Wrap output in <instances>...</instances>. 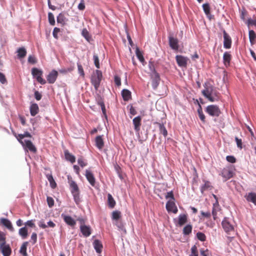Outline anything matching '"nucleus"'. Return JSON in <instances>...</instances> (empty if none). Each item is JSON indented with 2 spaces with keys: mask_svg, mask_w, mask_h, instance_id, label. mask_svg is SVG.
<instances>
[{
  "mask_svg": "<svg viewBox=\"0 0 256 256\" xmlns=\"http://www.w3.org/2000/svg\"><path fill=\"white\" fill-rule=\"evenodd\" d=\"M80 230L83 236L85 237H88L91 234V229L89 226L80 225Z\"/></svg>",
  "mask_w": 256,
  "mask_h": 256,
  "instance_id": "nucleus-18",
  "label": "nucleus"
},
{
  "mask_svg": "<svg viewBox=\"0 0 256 256\" xmlns=\"http://www.w3.org/2000/svg\"><path fill=\"white\" fill-rule=\"evenodd\" d=\"M96 146L99 149L102 150L104 146V142L102 136H98L95 140Z\"/></svg>",
  "mask_w": 256,
  "mask_h": 256,
  "instance_id": "nucleus-23",
  "label": "nucleus"
},
{
  "mask_svg": "<svg viewBox=\"0 0 256 256\" xmlns=\"http://www.w3.org/2000/svg\"><path fill=\"white\" fill-rule=\"evenodd\" d=\"M85 176L90 185L92 186H94L96 184V179L90 170H86Z\"/></svg>",
  "mask_w": 256,
  "mask_h": 256,
  "instance_id": "nucleus-13",
  "label": "nucleus"
},
{
  "mask_svg": "<svg viewBox=\"0 0 256 256\" xmlns=\"http://www.w3.org/2000/svg\"><path fill=\"white\" fill-rule=\"evenodd\" d=\"M220 174L224 178V180H226L232 177L234 175L233 169L230 168H224L222 170Z\"/></svg>",
  "mask_w": 256,
  "mask_h": 256,
  "instance_id": "nucleus-7",
  "label": "nucleus"
},
{
  "mask_svg": "<svg viewBox=\"0 0 256 256\" xmlns=\"http://www.w3.org/2000/svg\"><path fill=\"white\" fill-rule=\"evenodd\" d=\"M108 202L109 207L113 208L116 205V202L111 194H108Z\"/></svg>",
  "mask_w": 256,
  "mask_h": 256,
  "instance_id": "nucleus-33",
  "label": "nucleus"
},
{
  "mask_svg": "<svg viewBox=\"0 0 256 256\" xmlns=\"http://www.w3.org/2000/svg\"><path fill=\"white\" fill-rule=\"evenodd\" d=\"M62 218L64 222L68 225L71 226H74L76 224V220L70 216L66 215L64 214H61Z\"/></svg>",
  "mask_w": 256,
  "mask_h": 256,
  "instance_id": "nucleus-12",
  "label": "nucleus"
},
{
  "mask_svg": "<svg viewBox=\"0 0 256 256\" xmlns=\"http://www.w3.org/2000/svg\"><path fill=\"white\" fill-rule=\"evenodd\" d=\"M249 38L250 41L251 43H252V42L256 38V34L254 30H251L249 31Z\"/></svg>",
  "mask_w": 256,
  "mask_h": 256,
  "instance_id": "nucleus-50",
  "label": "nucleus"
},
{
  "mask_svg": "<svg viewBox=\"0 0 256 256\" xmlns=\"http://www.w3.org/2000/svg\"><path fill=\"white\" fill-rule=\"evenodd\" d=\"M152 80V86L154 89H156L160 82V76L158 73L151 74L150 76Z\"/></svg>",
  "mask_w": 256,
  "mask_h": 256,
  "instance_id": "nucleus-11",
  "label": "nucleus"
},
{
  "mask_svg": "<svg viewBox=\"0 0 256 256\" xmlns=\"http://www.w3.org/2000/svg\"><path fill=\"white\" fill-rule=\"evenodd\" d=\"M65 17L62 14H60L57 16V22L62 24H64L65 22Z\"/></svg>",
  "mask_w": 256,
  "mask_h": 256,
  "instance_id": "nucleus-44",
  "label": "nucleus"
},
{
  "mask_svg": "<svg viewBox=\"0 0 256 256\" xmlns=\"http://www.w3.org/2000/svg\"><path fill=\"white\" fill-rule=\"evenodd\" d=\"M58 72L56 70H52L47 76V81L49 84H54L58 77Z\"/></svg>",
  "mask_w": 256,
  "mask_h": 256,
  "instance_id": "nucleus-14",
  "label": "nucleus"
},
{
  "mask_svg": "<svg viewBox=\"0 0 256 256\" xmlns=\"http://www.w3.org/2000/svg\"><path fill=\"white\" fill-rule=\"evenodd\" d=\"M231 60V56L228 52H225L223 56V60L224 65L227 66H229Z\"/></svg>",
  "mask_w": 256,
  "mask_h": 256,
  "instance_id": "nucleus-29",
  "label": "nucleus"
},
{
  "mask_svg": "<svg viewBox=\"0 0 256 256\" xmlns=\"http://www.w3.org/2000/svg\"><path fill=\"white\" fill-rule=\"evenodd\" d=\"M0 222L4 226H6L10 231L12 232H14V228H13L12 225L9 220L7 218H2L0 219Z\"/></svg>",
  "mask_w": 256,
  "mask_h": 256,
  "instance_id": "nucleus-19",
  "label": "nucleus"
},
{
  "mask_svg": "<svg viewBox=\"0 0 256 256\" xmlns=\"http://www.w3.org/2000/svg\"><path fill=\"white\" fill-rule=\"evenodd\" d=\"M68 179L72 194L76 195V194L77 192H79L78 186L74 181L70 178L69 176L68 177Z\"/></svg>",
  "mask_w": 256,
  "mask_h": 256,
  "instance_id": "nucleus-16",
  "label": "nucleus"
},
{
  "mask_svg": "<svg viewBox=\"0 0 256 256\" xmlns=\"http://www.w3.org/2000/svg\"><path fill=\"white\" fill-rule=\"evenodd\" d=\"M246 200L248 202H252L256 205V194L250 192L246 196Z\"/></svg>",
  "mask_w": 256,
  "mask_h": 256,
  "instance_id": "nucleus-32",
  "label": "nucleus"
},
{
  "mask_svg": "<svg viewBox=\"0 0 256 256\" xmlns=\"http://www.w3.org/2000/svg\"><path fill=\"white\" fill-rule=\"evenodd\" d=\"M192 226L190 224L186 225L183 228L182 234L186 236L188 235L192 232Z\"/></svg>",
  "mask_w": 256,
  "mask_h": 256,
  "instance_id": "nucleus-35",
  "label": "nucleus"
},
{
  "mask_svg": "<svg viewBox=\"0 0 256 256\" xmlns=\"http://www.w3.org/2000/svg\"><path fill=\"white\" fill-rule=\"evenodd\" d=\"M174 222L176 226L181 227L188 222V216L186 214H180L178 218H174Z\"/></svg>",
  "mask_w": 256,
  "mask_h": 256,
  "instance_id": "nucleus-5",
  "label": "nucleus"
},
{
  "mask_svg": "<svg viewBox=\"0 0 256 256\" xmlns=\"http://www.w3.org/2000/svg\"><path fill=\"white\" fill-rule=\"evenodd\" d=\"M93 59L94 60V63L95 66L98 68H100V64H99V60L98 57L97 55L94 54L93 56Z\"/></svg>",
  "mask_w": 256,
  "mask_h": 256,
  "instance_id": "nucleus-52",
  "label": "nucleus"
},
{
  "mask_svg": "<svg viewBox=\"0 0 256 256\" xmlns=\"http://www.w3.org/2000/svg\"><path fill=\"white\" fill-rule=\"evenodd\" d=\"M235 140L237 146L242 149V143L241 139H239L238 137L235 138Z\"/></svg>",
  "mask_w": 256,
  "mask_h": 256,
  "instance_id": "nucleus-54",
  "label": "nucleus"
},
{
  "mask_svg": "<svg viewBox=\"0 0 256 256\" xmlns=\"http://www.w3.org/2000/svg\"><path fill=\"white\" fill-rule=\"evenodd\" d=\"M78 164L82 167H84L86 165V164L84 162L82 158H80L78 160Z\"/></svg>",
  "mask_w": 256,
  "mask_h": 256,
  "instance_id": "nucleus-59",
  "label": "nucleus"
},
{
  "mask_svg": "<svg viewBox=\"0 0 256 256\" xmlns=\"http://www.w3.org/2000/svg\"><path fill=\"white\" fill-rule=\"evenodd\" d=\"M176 61L178 64L181 67H186L188 58L180 55H177L176 56Z\"/></svg>",
  "mask_w": 256,
  "mask_h": 256,
  "instance_id": "nucleus-10",
  "label": "nucleus"
},
{
  "mask_svg": "<svg viewBox=\"0 0 256 256\" xmlns=\"http://www.w3.org/2000/svg\"><path fill=\"white\" fill-rule=\"evenodd\" d=\"M60 32V29L59 28H54V30H53V32H52V35H53V36L56 38V39H58V34Z\"/></svg>",
  "mask_w": 256,
  "mask_h": 256,
  "instance_id": "nucleus-55",
  "label": "nucleus"
},
{
  "mask_svg": "<svg viewBox=\"0 0 256 256\" xmlns=\"http://www.w3.org/2000/svg\"><path fill=\"white\" fill-rule=\"evenodd\" d=\"M0 249L4 256H10L11 254V250L8 245H6L5 242L0 245Z\"/></svg>",
  "mask_w": 256,
  "mask_h": 256,
  "instance_id": "nucleus-15",
  "label": "nucleus"
},
{
  "mask_svg": "<svg viewBox=\"0 0 256 256\" xmlns=\"http://www.w3.org/2000/svg\"><path fill=\"white\" fill-rule=\"evenodd\" d=\"M18 141L25 148L28 150L32 152H36V148L30 140H18Z\"/></svg>",
  "mask_w": 256,
  "mask_h": 256,
  "instance_id": "nucleus-6",
  "label": "nucleus"
},
{
  "mask_svg": "<svg viewBox=\"0 0 256 256\" xmlns=\"http://www.w3.org/2000/svg\"><path fill=\"white\" fill-rule=\"evenodd\" d=\"M166 199L170 198V200H174V194H173L172 192L170 191V192H168L166 194Z\"/></svg>",
  "mask_w": 256,
  "mask_h": 256,
  "instance_id": "nucleus-57",
  "label": "nucleus"
},
{
  "mask_svg": "<svg viewBox=\"0 0 256 256\" xmlns=\"http://www.w3.org/2000/svg\"><path fill=\"white\" fill-rule=\"evenodd\" d=\"M93 246L94 250H96L97 253L100 254L102 252V244L99 240H94L93 242Z\"/></svg>",
  "mask_w": 256,
  "mask_h": 256,
  "instance_id": "nucleus-22",
  "label": "nucleus"
},
{
  "mask_svg": "<svg viewBox=\"0 0 256 256\" xmlns=\"http://www.w3.org/2000/svg\"><path fill=\"white\" fill-rule=\"evenodd\" d=\"M168 42L170 47L174 50H177L179 48L178 40L172 36H168Z\"/></svg>",
  "mask_w": 256,
  "mask_h": 256,
  "instance_id": "nucleus-8",
  "label": "nucleus"
},
{
  "mask_svg": "<svg viewBox=\"0 0 256 256\" xmlns=\"http://www.w3.org/2000/svg\"><path fill=\"white\" fill-rule=\"evenodd\" d=\"M213 90L214 89L212 86H206L205 84L204 89L202 90V93L204 97L208 100L210 96V94L212 92Z\"/></svg>",
  "mask_w": 256,
  "mask_h": 256,
  "instance_id": "nucleus-21",
  "label": "nucleus"
},
{
  "mask_svg": "<svg viewBox=\"0 0 256 256\" xmlns=\"http://www.w3.org/2000/svg\"><path fill=\"white\" fill-rule=\"evenodd\" d=\"M148 68L150 70V75L158 73L156 70L155 64L154 62L150 60L148 62Z\"/></svg>",
  "mask_w": 256,
  "mask_h": 256,
  "instance_id": "nucleus-34",
  "label": "nucleus"
},
{
  "mask_svg": "<svg viewBox=\"0 0 256 256\" xmlns=\"http://www.w3.org/2000/svg\"><path fill=\"white\" fill-rule=\"evenodd\" d=\"M47 178L50 183V185L52 188H54L56 186V183L55 182L54 178L52 174H48L46 176Z\"/></svg>",
  "mask_w": 256,
  "mask_h": 256,
  "instance_id": "nucleus-40",
  "label": "nucleus"
},
{
  "mask_svg": "<svg viewBox=\"0 0 256 256\" xmlns=\"http://www.w3.org/2000/svg\"><path fill=\"white\" fill-rule=\"evenodd\" d=\"M48 22L50 24L54 26L55 24V19L54 16L52 12H48Z\"/></svg>",
  "mask_w": 256,
  "mask_h": 256,
  "instance_id": "nucleus-45",
  "label": "nucleus"
},
{
  "mask_svg": "<svg viewBox=\"0 0 256 256\" xmlns=\"http://www.w3.org/2000/svg\"><path fill=\"white\" fill-rule=\"evenodd\" d=\"M28 62L32 64H34L36 62V60L35 58L32 56H28Z\"/></svg>",
  "mask_w": 256,
  "mask_h": 256,
  "instance_id": "nucleus-62",
  "label": "nucleus"
},
{
  "mask_svg": "<svg viewBox=\"0 0 256 256\" xmlns=\"http://www.w3.org/2000/svg\"><path fill=\"white\" fill-rule=\"evenodd\" d=\"M166 208L168 212H172L174 214L177 213L178 210L174 200H168L166 204Z\"/></svg>",
  "mask_w": 256,
  "mask_h": 256,
  "instance_id": "nucleus-9",
  "label": "nucleus"
},
{
  "mask_svg": "<svg viewBox=\"0 0 256 256\" xmlns=\"http://www.w3.org/2000/svg\"><path fill=\"white\" fill-rule=\"evenodd\" d=\"M204 182V184L200 187V191L202 194H203L204 191L209 190L212 188V186L210 182L206 180Z\"/></svg>",
  "mask_w": 256,
  "mask_h": 256,
  "instance_id": "nucleus-24",
  "label": "nucleus"
},
{
  "mask_svg": "<svg viewBox=\"0 0 256 256\" xmlns=\"http://www.w3.org/2000/svg\"><path fill=\"white\" fill-rule=\"evenodd\" d=\"M234 222L232 219L224 218L222 221V224L224 230L226 233L234 232Z\"/></svg>",
  "mask_w": 256,
  "mask_h": 256,
  "instance_id": "nucleus-2",
  "label": "nucleus"
},
{
  "mask_svg": "<svg viewBox=\"0 0 256 256\" xmlns=\"http://www.w3.org/2000/svg\"><path fill=\"white\" fill-rule=\"evenodd\" d=\"M64 156L67 160L70 161L72 163H74L75 162V156L74 155L70 154L68 150L64 151Z\"/></svg>",
  "mask_w": 256,
  "mask_h": 256,
  "instance_id": "nucleus-31",
  "label": "nucleus"
},
{
  "mask_svg": "<svg viewBox=\"0 0 256 256\" xmlns=\"http://www.w3.org/2000/svg\"><path fill=\"white\" fill-rule=\"evenodd\" d=\"M226 159L227 161L231 163H234L236 162V158L234 156H226Z\"/></svg>",
  "mask_w": 256,
  "mask_h": 256,
  "instance_id": "nucleus-60",
  "label": "nucleus"
},
{
  "mask_svg": "<svg viewBox=\"0 0 256 256\" xmlns=\"http://www.w3.org/2000/svg\"><path fill=\"white\" fill-rule=\"evenodd\" d=\"M102 78V72L99 70H96L92 74L90 81L96 90L100 87Z\"/></svg>",
  "mask_w": 256,
  "mask_h": 256,
  "instance_id": "nucleus-1",
  "label": "nucleus"
},
{
  "mask_svg": "<svg viewBox=\"0 0 256 256\" xmlns=\"http://www.w3.org/2000/svg\"><path fill=\"white\" fill-rule=\"evenodd\" d=\"M114 82L118 86H120L121 84L120 78L119 76H114Z\"/></svg>",
  "mask_w": 256,
  "mask_h": 256,
  "instance_id": "nucleus-63",
  "label": "nucleus"
},
{
  "mask_svg": "<svg viewBox=\"0 0 256 256\" xmlns=\"http://www.w3.org/2000/svg\"><path fill=\"white\" fill-rule=\"evenodd\" d=\"M82 34L88 42H90L92 40V38L88 32L86 28H84L82 30Z\"/></svg>",
  "mask_w": 256,
  "mask_h": 256,
  "instance_id": "nucleus-37",
  "label": "nucleus"
},
{
  "mask_svg": "<svg viewBox=\"0 0 256 256\" xmlns=\"http://www.w3.org/2000/svg\"><path fill=\"white\" fill-rule=\"evenodd\" d=\"M16 52L18 54V58H24L26 54V48L24 47H22L18 48Z\"/></svg>",
  "mask_w": 256,
  "mask_h": 256,
  "instance_id": "nucleus-30",
  "label": "nucleus"
},
{
  "mask_svg": "<svg viewBox=\"0 0 256 256\" xmlns=\"http://www.w3.org/2000/svg\"><path fill=\"white\" fill-rule=\"evenodd\" d=\"M0 82L2 84L6 82L5 76L2 72H0Z\"/></svg>",
  "mask_w": 256,
  "mask_h": 256,
  "instance_id": "nucleus-61",
  "label": "nucleus"
},
{
  "mask_svg": "<svg viewBox=\"0 0 256 256\" xmlns=\"http://www.w3.org/2000/svg\"><path fill=\"white\" fill-rule=\"evenodd\" d=\"M25 225L26 226H30V227H34L35 226V224L34 222V220H28L26 223H25Z\"/></svg>",
  "mask_w": 256,
  "mask_h": 256,
  "instance_id": "nucleus-64",
  "label": "nucleus"
},
{
  "mask_svg": "<svg viewBox=\"0 0 256 256\" xmlns=\"http://www.w3.org/2000/svg\"><path fill=\"white\" fill-rule=\"evenodd\" d=\"M32 74L34 78H36V80L41 84H44L46 80L42 78V71L37 68H34L32 70Z\"/></svg>",
  "mask_w": 256,
  "mask_h": 256,
  "instance_id": "nucleus-3",
  "label": "nucleus"
},
{
  "mask_svg": "<svg viewBox=\"0 0 256 256\" xmlns=\"http://www.w3.org/2000/svg\"><path fill=\"white\" fill-rule=\"evenodd\" d=\"M39 111L38 106L36 104H32L30 106V113L32 116H36Z\"/></svg>",
  "mask_w": 256,
  "mask_h": 256,
  "instance_id": "nucleus-26",
  "label": "nucleus"
},
{
  "mask_svg": "<svg viewBox=\"0 0 256 256\" xmlns=\"http://www.w3.org/2000/svg\"><path fill=\"white\" fill-rule=\"evenodd\" d=\"M18 137L17 138L18 140H22L24 137H31L30 134L28 132H25L24 134H20L18 136Z\"/></svg>",
  "mask_w": 256,
  "mask_h": 256,
  "instance_id": "nucleus-49",
  "label": "nucleus"
},
{
  "mask_svg": "<svg viewBox=\"0 0 256 256\" xmlns=\"http://www.w3.org/2000/svg\"><path fill=\"white\" fill-rule=\"evenodd\" d=\"M224 46L226 48H230L231 46L232 40L230 36L226 34V32H224Z\"/></svg>",
  "mask_w": 256,
  "mask_h": 256,
  "instance_id": "nucleus-17",
  "label": "nucleus"
},
{
  "mask_svg": "<svg viewBox=\"0 0 256 256\" xmlns=\"http://www.w3.org/2000/svg\"><path fill=\"white\" fill-rule=\"evenodd\" d=\"M136 54L139 60L142 63H143L144 62V59L142 52L138 48H136Z\"/></svg>",
  "mask_w": 256,
  "mask_h": 256,
  "instance_id": "nucleus-38",
  "label": "nucleus"
},
{
  "mask_svg": "<svg viewBox=\"0 0 256 256\" xmlns=\"http://www.w3.org/2000/svg\"><path fill=\"white\" fill-rule=\"evenodd\" d=\"M209 254L208 250V249L204 250V249L200 250V254L202 256H208Z\"/></svg>",
  "mask_w": 256,
  "mask_h": 256,
  "instance_id": "nucleus-58",
  "label": "nucleus"
},
{
  "mask_svg": "<svg viewBox=\"0 0 256 256\" xmlns=\"http://www.w3.org/2000/svg\"><path fill=\"white\" fill-rule=\"evenodd\" d=\"M203 10L206 14L210 18V8L208 4H202Z\"/></svg>",
  "mask_w": 256,
  "mask_h": 256,
  "instance_id": "nucleus-39",
  "label": "nucleus"
},
{
  "mask_svg": "<svg viewBox=\"0 0 256 256\" xmlns=\"http://www.w3.org/2000/svg\"><path fill=\"white\" fill-rule=\"evenodd\" d=\"M197 238L202 242H204L206 240V236L205 234L202 232H198L196 234Z\"/></svg>",
  "mask_w": 256,
  "mask_h": 256,
  "instance_id": "nucleus-47",
  "label": "nucleus"
},
{
  "mask_svg": "<svg viewBox=\"0 0 256 256\" xmlns=\"http://www.w3.org/2000/svg\"><path fill=\"white\" fill-rule=\"evenodd\" d=\"M220 100V94L213 90L212 92L210 94V96L208 100L211 102H214L218 101Z\"/></svg>",
  "mask_w": 256,
  "mask_h": 256,
  "instance_id": "nucleus-25",
  "label": "nucleus"
},
{
  "mask_svg": "<svg viewBox=\"0 0 256 256\" xmlns=\"http://www.w3.org/2000/svg\"><path fill=\"white\" fill-rule=\"evenodd\" d=\"M28 244V242H24L20 248V252L22 254L23 256H27V253H26V248Z\"/></svg>",
  "mask_w": 256,
  "mask_h": 256,
  "instance_id": "nucleus-36",
  "label": "nucleus"
},
{
  "mask_svg": "<svg viewBox=\"0 0 256 256\" xmlns=\"http://www.w3.org/2000/svg\"><path fill=\"white\" fill-rule=\"evenodd\" d=\"M77 66H78V74H80V76H82V77H84V72L82 66L80 63H78Z\"/></svg>",
  "mask_w": 256,
  "mask_h": 256,
  "instance_id": "nucleus-48",
  "label": "nucleus"
},
{
  "mask_svg": "<svg viewBox=\"0 0 256 256\" xmlns=\"http://www.w3.org/2000/svg\"><path fill=\"white\" fill-rule=\"evenodd\" d=\"M120 217V212L118 210L114 211L112 213V219L118 220Z\"/></svg>",
  "mask_w": 256,
  "mask_h": 256,
  "instance_id": "nucleus-46",
  "label": "nucleus"
},
{
  "mask_svg": "<svg viewBox=\"0 0 256 256\" xmlns=\"http://www.w3.org/2000/svg\"><path fill=\"white\" fill-rule=\"evenodd\" d=\"M191 252H190V256H198V250H197V247L196 245H194L192 248H191Z\"/></svg>",
  "mask_w": 256,
  "mask_h": 256,
  "instance_id": "nucleus-43",
  "label": "nucleus"
},
{
  "mask_svg": "<svg viewBox=\"0 0 256 256\" xmlns=\"http://www.w3.org/2000/svg\"><path fill=\"white\" fill-rule=\"evenodd\" d=\"M78 8L80 10H83L85 8V4L84 0H81L80 3L78 4Z\"/></svg>",
  "mask_w": 256,
  "mask_h": 256,
  "instance_id": "nucleus-56",
  "label": "nucleus"
},
{
  "mask_svg": "<svg viewBox=\"0 0 256 256\" xmlns=\"http://www.w3.org/2000/svg\"><path fill=\"white\" fill-rule=\"evenodd\" d=\"M159 128L160 132L164 136H166L168 135V132L164 125L162 124H159Z\"/></svg>",
  "mask_w": 256,
  "mask_h": 256,
  "instance_id": "nucleus-42",
  "label": "nucleus"
},
{
  "mask_svg": "<svg viewBox=\"0 0 256 256\" xmlns=\"http://www.w3.org/2000/svg\"><path fill=\"white\" fill-rule=\"evenodd\" d=\"M198 112L200 120L203 122H205V116L202 112V108L201 106H199V108L198 110Z\"/></svg>",
  "mask_w": 256,
  "mask_h": 256,
  "instance_id": "nucleus-41",
  "label": "nucleus"
},
{
  "mask_svg": "<svg viewBox=\"0 0 256 256\" xmlns=\"http://www.w3.org/2000/svg\"><path fill=\"white\" fill-rule=\"evenodd\" d=\"M206 112L210 116H218L221 112L220 110L216 105H210L206 108Z\"/></svg>",
  "mask_w": 256,
  "mask_h": 256,
  "instance_id": "nucleus-4",
  "label": "nucleus"
},
{
  "mask_svg": "<svg viewBox=\"0 0 256 256\" xmlns=\"http://www.w3.org/2000/svg\"><path fill=\"white\" fill-rule=\"evenodd\" d=\"M141 117L138 116L134 118L132 120V122L134 125V128L136 132H138L140 130V126L141 125Z\"/></svg>",
  "mask_w": 256,
  "mask_h": 256,
  "instance_id": "nucleus-20",
  "label": "nucleus"
},
{
  "mask_svg": "<svg viewBox=\"0 0 256 256\" xmlns=\"http://www.w3.org/2000/svg\"><path fill=\"white\" fill-rule=\"evenodd\" d=\"M47 202L48 204V206L50 208H52L54 205V200L53 198L50 196H48L47 198Z\"/></svg>",
  "mask_w": 256,
  "mask_h": 256,
  "instance_id": "nucleus-53",
  "label": "nucleus"
},
{
  "mask_svg": "<svg viewBox=\"0 0 256 256\" xmlns=\"http://www.w3.org/2000/svg\"><path fill=\"white\" fill-rule=\"evenodd\" d=\"M122 95L124 100L125 101H128L130 98L131 92L129 90L127 89H124L122 92Z\"/></svg>",
  "mask_w": 256,
  "mask_h": 256,
  "instance_id": "nucleus-28",
  "label": "nucleus"
},
{
  "mask_svg": "<svg viewBox=\"0 0 256 256\" xmlns=\"http://www.w3.org/2000/svg\"><path fill=\"white\" fill-rule=\"evenodd\" d=\"M18 234L22 239L26 238L28 236V230L26 226L20 228L18 230Z\"/></svg>",
  "mask_w": 256,
  "mask_h": 256,
  "instance_id": "nucleus-27",
  "label": "nucleus"
},
{
  "mask_svg": "<svg viewBox=\"0 0 256 256\" xmlns=\"http://www.w3.org/2000/svg\"><path fill=\"white\" fill-rule=\"evenodd\" d=\"M212 196L214 197V198L216 200L215 202L214 203V204H213V208H212L218 209L219 208V204H218V198L214 194H212Z\"/></svg>",
  "mask_w": 256,
  "mask_h": 256,
  "instance_id": "nucleus-51",
  "label": "nucleus"
}]
</instances>
